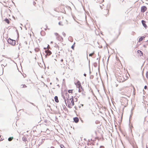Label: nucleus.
<instances>
[{
  "label": "nucleus",
  "mask_w": 148,
  "mask_h": 148,
  "mask_svg": "<svg viewBox=\"0 0 148 148\" xmlns=\"http://www.w3.org/2000/svg\"><path fill=\"white\" fill-rule=\"evenodd\" d=\"M61 61H62V62H63V60H61Z\"/></svg>",
  "instance_id": "nucleus-30"
},
{
  "label": "nucleus",
  "mask_w": 148,
  "mask_h": 148,
  "mask_svg": "<svg viewBox=\"0 0 148 148\" xmlns=\"http://www.w3.org/2000/svg\"><path fill=\"white\" fill-rule=\"evenodd\" d=\"M68 92L69 93H71L72 94L73 93V90H68Z\"/></svg>",
  "instance_id": "nucleus-17"
},
{
  "label": "nucleus",
  "mask_w": 148,
  "mask_h": 148,
  "mask_svg": "<svg viewBox=\"0 0 148 148\" xmlns=\"http://www.w3.org/2000/svg\"><path fill=\"white\" fill-rule=\"evenodd\" d=\"M8 42L9 44L12 46H14L16 43L15 40L12 39L10 38H8Z\"/></svg>",
  "instance_id": "nucleus-3"
},
{
  "label": "nucleus",
  "mask_w": 148,
  "mask_h": 148,
  "mask_svg": "<svg viewBox=\"0 0 148 148\" xmlns=\"http://www.w3.org/2000/svg\"><path fill=\"white\" fill-rule=\"evenodd\" d=\"M26 87H27L26 86L25 84H22V85H21L20 86V88H25Z\"/></svg>",
  "instance_id": "nucleus-16"
},
{
  "label": "nucleus",
  "mask_w": 148,
  "mask_h": 148,
  "mask_svg": "<svg viewBox=\"0 0 148 148\" xmlns=\"http://www.w3.org/2000/svg\"><path fill=\"white\" fill-rule=\"evenodd\" d=\"M23 141H25L26 140V138H23Z\"/></svg>",
  "instance_id": "nucleus-26"
},
{
  "label": "nucleus",
  "mask_w": 148,
  "mask_h": 148,
  "mask_svg": "<svg viewBox=\"0 0 148 148\" xmlns=\"http://www.w3.org/2000/svg\"><path fill=\"white\" fill-rule=\"evenodd\" d=\"M118 86V85H116V86Z\"/></svg>",
  "instance_id": "nucleus-33"
},
{
  "label": "nucleus",
  "mask_w": 148,
  "mask_h": 148,
  "mask_svg": "<svg viewBox=\"0 0 148 148\" xmlns=\"http://www.w3.org/2000/svg\"><path fill=\"white\" fill-rule=\"evenodd\" d=\"M37 49V50H39L38 49Z\"/></svg>",
  "instance_id": "nucleus-32"
},
{
  "label": "nucleus",
  "mask_w": 148,
  "mask_h": 148,
  "mask_svg": "<svg viewBox=\"0 0 148 148\" xmlns=\"http://www.w3.org/2000/svg\"><path fill=\"white\" fill-rule=\"evenodd\" d=\"M75 43L71 47V48L73 49H74V47H75Z\"/></svg>",
  "instance_id": "nucleus-20"
},
{
  "label": "nucleus",
  "mask_w": 148,
  "mask_h": 148,
  "mask_svg": "<svg viewBox=\"0 0 148 148\" xmlns=\"http://www.w3.org/2000/svg\"><path fill=\"white\" fill-rule=\"evenodd\" d=\"M146 148H148V147H147V146L146 147Z\"/></svg>",
  "instance_id": "nucleus-31"
},
{
  "label": "nucleus",
  "mask_w": 148,
  "mask_h": 148,
  "mask_svg": "<svg viewBox=\"0 0 148 148\" xmlns=\"http://www.w3.org/2000/svg\"><path fill=\"white\" fill-rule=\"evenodd\" d=\"M47 48V49H49L50 48V46L49 45H48Z\"/></svg>",
  "instance_id": "nucleus-27"
},
{
  "label": "nucleus",
  "mask_w": 148,
  "mask_h": 148,
  "mask_svg": "<svg viewBox=\"0 0 148 148\" xmlns=\"http://www.w3.org/2000/svg\"><path fill=\"white\" fill-rule=\"evenodd\" d=\"M147 88V86H145L144 87V89H146Z\"/></svg>",
  "instance_id": "nucleus-25"
},
{
  "label": "nucleus",
  "mask_w": 148,
  "mask_h": 148,
  "mask_svg": "<svg viewBox=\"0 0 148 148\" xmlns=\"http://www.w3.org/2000/svg\"><path fill=\"white\" fill-rule=\"evenodd\" d=\"M146 77L148 79V72H147L146 74Z\"/></svg>",
  "instance_id": "nucleus-23"
},
{
  "label": "nucleus",
  "mask_w": 148,
  "mask_h": 148,
  "mask_svg": "<svg viewBox=\"0 0 148 148\" xmlns=\"http://www.w3.org/2000/svg\"><path fill=\"white\" fill-rule=\"evenodd\" d=\"M5 21L8 24H9L10 23L8 19L7 18H6L5 19Z\"/></svg>",
  "instance_id": "nucleus-19"
},
{
  "label": "nucleus",
  "mask_w": 148,
  "mask_h": 148,
  "mask_svg": "<svg viewBox=\"0 0 148 148\" xmlns=\"http://www.w3.org/2000/svg\"><path fill=\"white\" fill-rule=\"evenodd\" d=\"M13 138H14L13 137H10L8 138V140L9 141H12L13 139Z\"/></svg>",
  "instance_id": "nucleus-18"
},
{
  "label": "nucleus",
  "mask_w": 148,
  "mask_h": 148,
  "mask_svg": "<svg viewBox=\"0 0 148 148\" xmlns=\"http://www.w3.org/2000/svg\"><path fill=\"white\" fill-rule=\"evenodd\" d=\"M51 43H53V42H51Z\"/></svg>",
  "instance_id": "nucleus-34"
},
{
  "label": "nucleus",
  "mask_w": 148,
  "mask_h": 148,
  "mask_svg": "<svg viewBox=\"0 0 148 148\" xmlns=\"http://www.w3.org/2000/svg\"><path fill=\"white\" fill-rule=\"evenodd\" d=\"M45 52L46 53V55L49 56L52 53L50 51L49 49H47V50H46L45 51Z\"/></svg>",
  "instance_id": "nucleus-7"
},
{
  "label": "nucleus",
  "mask_w": 148,
  "mask_h": 148,
  "mask_svg": "<svg viewBox=\"0 0 148 148\" xmlns=\"http://www.w3.org/2000/svg\"><path fill=\"white\" fill-rule=\"evenodd\" d=\"M137 53L138 56H143V52L140 50H138L137 51Z\"/></svg>",
  "instance_id": "nucleus-10"
},
{
  "label": "nucleus",
  "mask_w": 148,
  "mask_h": 148,
  "mask_svg": "<svg viewBox=\"0 0 148 148\" xmlns=\"http://www.w3.org/2000/svg\"><path fill=\"white\" fill-rule=\"evenodd\" d=\"M125 101L126 102V103H124L123 101H122L121 103V105L124 106L123 108H124V107H126L127 105V100L125 99Z\"/></svg>",
  "instance_id": "nucleus-11"
},
{
  "label": "nucleus",
  "mask_w": 148,
  "mask_h": 148,
  "mask_svg": "<svg viewBox=\"0 0 148 148\" xmlns=\"http://www.w3.org/2000/svg\"><path fill=\"white\" fill-rule=\"evenodd\" d=\"M64 146L63 145H61V148H62V147Z\"/></svg>",
  "instance_id": "nucleus-29"
},
{
  "label": "nucleus",
  "mask_w": 148,
  "mask_h": 148,
  "mask_svg": "<svg viewBox=\"0 0 148 148\" xmlns=\"http://www.w3.org/2000/svg\"><path fill=\"white\" fill-rule=\"evenodd\" d=\"M37 10L39 12H41L43 10V8L42 5H39L37 8Z\"/></svg>",
  "instance_id": "nucleus-5"
},
{
  "label": "nucleus",
  "mask_w": 148,
  "mask_h": 148,
  "mask_svg": "<svg viewBox=\"0 0 148 148\" xmlns=\"http://www.w3.org/2000/svg\"><path fill=\"white\" fill-rule=\"evenodd\" d=\"M36 50H37V51H38V50H37V49H36Z\"/></svg>",
  "instance_id": "nucleus-35"
},
{
  "label": "nucleus",
  "mask_w": 148,
  "mask_h": 148,
  "mask_svg": "<svg viewBox=\"0 0 148 148\" xmlns=\"http://www.w3.org/2000/svg\"><path fill=\"white\" fill-rule=\"evenodd\" d=\"M60 25H63V24L62 23V22H60L58 23Z\"/></svg>",
  "instance_id": "nucleus-22"
},
{
  "label": "nucleus",
  "mask_w": 148,
  "mask_h": 148,
  "mask_svg": "<svg viewBox=\"0 0 148 148\" xmlns=\"http://www.w3.org/2000/svg\"><path fill=\"white\" fill-rule=\"evenodd\" d=\"M147 8L145 6H143L141 8V12H144L146 10Z\"/></svg>",
  "instance_id": "nucleus-8"
},
{
  "label": "nucleus",
  "mask_w": 148,
  "mask_h": 148,
  "mask_svg": "<svg viewBox=\"0 0 148 148\" xmlns=\"http://www.w3.org/2000/svg\"><path fill=\"white\" fill-rule=\"evenodd\" d=\"M73 120L74 122L76 123H77L79 121V119L77 117L74 118Z\"/></svg>",
  "instance_id": "nucleus-14"
},
{
  "label": "nucleus",
  "mask_w": 148,
  "mask_h": 148,
  "mask_svg": "<svg viewBox=\"0 0 148 148\" xmlns=\"http://www.w3.org/2000/svg\"><path fill=\"white\" fill-rule=\"evenodd\" d=\"M109 10L106 9L103 12V14L106 16H107L108 15Z\"/></svg>",
  "instance_id": "nucleus-6"
},
{
  "label": "nucleus",
  "mask_w": 148,
  "mask_h": 148,
  "mask_svg": "<svg viewBox=\"0 0 148 148\" xmlns=\"http://www.w3.org/2000/svg\"><path fill=\"white\" fill-rule=\"evenodd\" d=\"M94 53V52H93V53H92L90 54H89V56H92L93 55Z\"/></svg>",
  "instance_id": "nucleus-21"
},
{
  "label": "nucleus",
  "mask_w": 148,
  "mask_h": 148,
  "mask_svg": "<svg viewBox=\"0 0 148 148\" xmlns=\"http://www.w3.org/2000/svg\"><path fill=\"white\" fill-rule=\"evenodd\" d=\"M117 80L118 81L120 82H123L125 81L124 79L121 76H119L117 78Z\"/></svg>",
  "instance_id": "nucleus-4"
},
{
  "label": "nucleus",
  "mask_w": 148,
  "mask_h": 148,
  "mask_svg": "<svg viewBox=\"0 0 148 148\" xmlns=\"http://www.w3.org/2000/svg\"><path fill=\"white\" fill-rule=\"evenodd\" d=\"M62 34L64 37H65L66 36V34L64 32H62Z\"/></svg>",
  "instance_id": "nucleus-24"
},
{
  "label": "nucleus",
  "mask_w": 148,
  "mask_h": 148,
  "mask_svg": "<svg viewBox=\"0 0 148 148\" xmlns=\"http://www.w3.org/2000/svg\"><path fill=\"white\" fill-rule=\"evenodd\" d=\"M100 148H104V147L103 146H101L100 147Z\"/></svg>",
  "instance_id": "nucleus-28"
},
{
  "label": "nucleus",
  "mask_w": 148,
  "mask_h": 148,
  "mask_svg": "<svg viewBox=\"0 0 148 148\" xmlns=\"http://www.w3.org/2000/svg\"><path fill=\"white\" fill-rule=\"evenodd\" d=\"M54 35L55 36H56V38L58 40H59L61 38V36L59 34L57 33H54Z\"/></svg>",
  "instance_id": "nucleus-9"
},
{
  "label": "nucleus",
  "mask_w": 148,
  "mask_h": 148,
  "mask_svg": "<svg viewBox=\"0 0 148 148\" xmlns=\"http://www.w3.org/2000/svg\"><path fill=\"white\" fill-rule=\"evenodd\" d=\"M74 83L77 88L79 89L78 91L79 92H80L83 91L81 83L77 79H76L75 80Z\"/></svg>",
  "instance_id": "nucleus-2"
},
{
  "label": "nucleus",
  "mask_w": 148,
  "mask_h": 148,
  "mask_svg": "<svg viewBox=\"0 0 148 148\" xmlns=\"http://www.w3.org/2000/svg\"><path fill=\"white\" fill-rule=\"evenodd\" d=\"M126 87V88H127H127H128V87Z\"/></svg>",
  "instance_id": "nucleus-37"
},
{
  "label": "nucleus",
  "mask_w": 148,
  "mask_h": 148,
  "mask_svg": "<svg viewBox=\"0 0 148 148\" xmlns=\"http://www.w3.org/2000/svg\"><path fill=\"white\" fill-rule=\"evenodd\" d=\"M145 38V37L144 36H142L140 37L138 39V42H140Z\"/></svg>",
  "instance_id": "nucleus-13"
},
{
  "label": "nucleus",
  "mask_w": 148,
  "mask_h": 148,
  "mask_svg": "<svg viewBox=\"0 0 148 148\" xmlns=\"http://www.w3.org/2000/svg\"><path fill=\"white\" fill-rule=\"evenodd\" d=\"M65 102L69 108H72V107L74 105L73 98V96H72L71 98L69 99H67L66 102L65 101Z\"/></svg>",
  "instance_id": "nucleus-1"
},
{
  "label": "nucleus",
  "mask_w": 148,
  "mask_h": 148,
  "mask_svg": "<svg viewBox=\"0 0 148 148\" xmlns=\"http://www.w3.org/2000/svg\"><path fill=\"white\" fill-rule=\"evenodd\" d=\"M36 50H37V51H38V50H37V49H36Z\"/></svg>",
  "instance_id": "nucleus-36"
},
{
  "label": "nucleus",
  "mask_w": 148,
  "mask_h": 148,
  "mask_svg": "<svg viewBox=\"0 0 148 148\" xmlns=\"http://www.w3.org/2000/svg\"><path fill=\"white\" fill-rule=\"evenodd\" d=\"M142 23L143 24V26L145 28H147V26L146 24V22L144 20L142 21Z\"/></svg>",
  "instance_id": "nucleus-12"
},
{
  "label": "nucleus",
  "mask_w": 148,
  "mask_h": 148,
  "mask_svg": "<svg viewBox=\"0 0 148 148\" xmlns=\"http://www.w3.org/2000/svg\"><path fill=\"white\" fill-rule=\"evenodd\" d=\"M55 101L57 103H58L59 102V100L58 99V97L57 96H56L54 97Z\"/></svg>",
  "instance_id": "nucleus-15"
}]
</instances>
